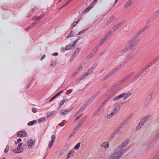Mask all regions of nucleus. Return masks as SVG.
Returning a JSON list of instances; mask_svg holds the SVG:
<instances>
[{"label":"nucleus","mask_w":159,"mask_h":159,"mask_svg":"<svg viewBox=\"0 0 159 159\" xmlns=\"http://www.w3.org/2000/svg\"><path fill=\"white\" fill-rule=\"evenodd\" d=\"M105 104L103 102H102V103L101 105H100V106L99 107V108L101 110L102 108V107H103V106Z\"/></svg>","instance_id":"nucleus-55"},{"label":"nucleus","mask_w":159,"mask_h":159,"mask_svg":"<svg viewBox=\"0 0 159 159\" xmlns=\"http://www.w3.org/2000/svg\"><path fill=\"white\" fill-rule=\"evenodd\" d=\"M32 111L34 113H36L37 112V110L35 108H33L32 109Z\"/></svg>","instance_id":"nucleus-63"},{"label":"nucleus","mask_w":159,"mask_h":159,"mask_svg":"<svg viewBox=\"0 0 159 159\" xmlns=\"http://www.w3.org/2000/svg\"><path fill=\"white\" fill-rule=\"evenodd\" d=\"M23 150V148H18L15 149L13 150V152L15 153H20L22 152Z\"/></svg>","instance_id":"nucleus-15"},{"label":"nucleus","mask_w":159,"mask_h":159,"mask_svg":"<svg viewBox=\"0 0 159 159\" xmlns=\"http://www.w3.org/2000/svg\"><path fill=\"white\" fill-rule=\"evenodd\" d=\"M112 95H111L110 94L109 95V96L107 98L106 100L103 102L104 103V104H105L106 103L108 100L111 97H112Z\"/></svg>","instance_id":"nucleus-33"},{"label":"nucleus","mask_w":159,"mask_h":159,"mask_svg":"<svg viewBox=\"0 0 159 159\" xmlns=\"http://www.w3.org/2000/svg\"><path fill=\"white\" fill-rule=\"evenodd\" d=\"M106 41L102 38V39L100 41L99 44V45H101L103 44Z\"/></svg>","instance_id":"nucleus-41"},{"label":"nucleus","mask_w":159,"mask_h":159,"mask_svg":"<svg viewBox=\"0 0 159 159\" xmlns=\"http://www.w3.org/2000/svg\"><path fill=\"white\" fill-rule=\"evenodd\" d=\"M43 17V15H40L38 17L35 16L32 18V20H36L38 21L42 18Z\"/></svg>","instance_id":"nucleus-22"},{"label":"nucleus","mask_w":159,"mask_h":159,"mask_svg":"<svg viewBox=\"0 0 159 159\" xmlns=\"http://www.w3.org/2000/svg\"><path fill=\"white\" fill-rule=\"evenodd\" d=\"M63 92V90H62L60 92H58V93H57L56 95H55L54 96V97L56 98L59 95H60L61 93H62Z\"/></svg>","instance_id":"nucleus-49"},{"label":"nucleus","mask_w":159,"mask_h":159,"mask_svg":"<svg viewBox=\"0 0 159 159\" xmlns=\"http://www.w3.org/2000/svg\"><path fill=\"white\" fill-rule=\"evenodd\" d=\"M66 101L65 100H63L59 104V108L61 107L62 105H63L64 103Z\"/></svg>","instance_id":"nucleus-47"},{"label":"nucleus","mask_w":159,"mask_h":159,"mask_svg":"<svg viewBox=\"0 0 159 159\" xmlns=\"http://www.w3.org/2000/svg\"><path fill=\"white\" fill-rule=\"evenodd\" d=\"M159 15V11H156L152 16V18L155 19Z\"/></svg>","instance_id":"nucleus-26"},{"label":"nucleus","mask_w":159,"mask_h":159,"mask_svg":"<svg viewBox=\"0 0 159 159\" xmlns=\"http://www.w3.org/2000/svg\"><path fill=\"white\" fill-rule=\"evenodd\" d=\"M123 126L120 124L117 127L120 129Z\"/></svg>","instance_id":"nucleus-62"},{"label":"nucleus","mask_w":159,"mask_h":159,"mask_svg":"<svg viewBox=\"0 0 159 159\" xmlns=\"http://www.w3.org/2000/svg\"><path fill=\"white\" fill-rule=\"evenodd\" d=\"M100 110L99 108H98L96 110V111L94 113L93 116L96 115L98 113V112L100 111Z\"/></svg>","instance_id":"nucleus-53"},{"label":"nucleus","mask_w":159,"mask_h":159,"mask_svg":"<svg viewBox=\"0 0 159 159\" xmlns=\"http://www.w3.org/2000/svg\"><path fill=\"white\" fill-rule=\"evenodd\" d=\"M26 134L27 133L25 131H22L19 132L17 135L18 137H25Z\"/></svg>","instance_id":"nucleus-12"},{"label":"nucleus","mask_w":159,"mask_h":159,"mask_svg":"<svg viewBox=\"0 0 159 159\" xmlns=\"http://www.w3.org/2000/svg\"><path fill=\"white\" fill-rule=\"evenodd\" d=\"M82 111H83L82 110H81V109H80V110H79L77 112H76V115H79V114H80V112H82Z\"/></svg>","instance_id":"nucleus-59"},{"label":"nucleus","mask_w":159,"mask_h":159,"mask_svg":"<svg viewBox=\"0 0 159 159\" xmlns=\"http://www.w3.org/2000/svg\"><path fill=\"white\" fill-rule=\"evenodd\" d=\"M56 62L55 61H52L51 64L50 65L49 67H52L53 66H54L56 64Z\"/></svg>","instance_id":"nucleus-45"},{"label":"nucleus","mask_w":159,"mask_h":159,"mask_svg":"<svg viewBox=\"0 0 159 159\" xmlns=\"http://www.w3.org/2000/svg\"><path fill=\"white\" fill-rule=\"evenodd\" d=\"M149 97H148L146 100V101L148 102H149L150 101L151 99L152 98V95H149Z\"/></svg>","instance_id":"nucleus-48"},{"label":"nucleus","mask_w":159,"mask_h":159,"mask_svg":"<svg viewBox=\"0 0 159 159\" xmlns=\"http://www.w3.org/2000/svg\"><path fill=\"white\" fill-rule=\"evenodd\" d=\"M144 29L142 30H140L139 32L137 33L134 36V37L133 38L134 39H135L138 38L139 35L143 32V31H144Z\"/></svg>","instance_id":"nucleus-17"},{"label":"nucleus","mask_w":159,"mask_h":159,"mask_svg":"<svg viewBox=\"0 0 159 159\" xmlns=\"http://www.w3.org/2000/svg\"><path fill=\"white\" fill-rule=\"evenodd\" d=\"M138 78V76H137L134 77L132 79V81H134L135 80H136Z\"/></svg>","instance_id":"nucleus-58"},{"label":"nucleus","mask_w":159,"mask_h":159,"mask_svg":"<svg viewBox=\"0 0 159 159\" xmlns=\"http://www.w3.org/2000/svg\"><path fill=\"white\" fill-rule=\"evenodd\" d=\"M70 110L66 109L64 110L61 111V112H60V114L62 116H65L68 113L70 112Z\"/></svg>","instance_id":"nucleus-14"},{"label":"nucleus","mask_w":159,"mask_h":159,"mask_svg":"<svg viewBox=\"0 0 159 159\" xmlns=\"http://www.w3.org/2000/svg\"><path fill=\"white\" fill-rule=\"evenodd\" d=\"M56 139V136L54 135H52L51 137V140L49 142L48 144V147L51 148L52 146Z\"/></svg>","instance_id":"nucleus-9"},{"label":"nucleus","mask_w":159,"mask_h":159,"mask_svg":"<svg viewBox=\"0 0 159 159\" xmlns=\"http://www.w3.org/2000/svg\"><path fill=\"white\" fill-rule=\"evenodd\" d=\"M133 2H129L128 0L127 2L125 4L124 7L125 8H127L132 5L133 4Z\"/></svg>","instance_id":"nucleus-20"},{"label":"nucleus","mask_w":159,"mask_h":159,"mask_svg":"<svg viewBox=\"0 0 159 159\" xmlns=\"http://www.w3.org/2000/svg\"><path fill=\"white\" fill-rule=\"evenodd\" d=\"M145 71H144V70H143L140 73H139L137 75V76H138V78L139 77L142 75V73H143Z\"/></svg>","instance_id":"nucleus-44"},{"label":"nucleus","mask_w":159,"mask_h":159,"mask_svg":"<svg viewBox=\"0 0 159 159\" xmlns=\"http://www.w3.org/2000/svg\"><path fill=\"white\" fill-rule=\"evenodd\" d=\"M9 146H7L5 149L4 152H7L9 150Z\"/></svg>","instance_id":"nucleus-54"},{"label":"nucleus","mask_w":159,"mask_h":159,"mask_svg":"<svg viewBox=\"0 0 159 159\" xmlns=\"http://www.w3.org/2000/svg\"><path fill=\"white\" fill-rule=\"evenodd\" d=\"M85 30H83L82 31L79 32L78 34H77V35H80V34H82L85 31Z\"/></svg>","instance_id":"nucleus-60"},{"label":"nucleus","mask_w":159,"mask_h":159,"mask_svg":"<svg viewBox=\"0 0 159 159\" xmlns=\"http://www.w3.org/2000/svg\"><path fill=\"white\" fill-rule=\"evenodd\" d=\"M97 63H95L93 64L92 66V67L90 69H92V70L93 71V70L95 68V67L97 65Z\"/></svg>","instance_id":"nucleus-46"},{"label":"nucleus","mask_w":159,"mask_h":159,"mask_svg":"<svg viewBox=\"0 0 159 159\" xmlns=\"http://www.w3.org/2000/svg\"><path fill=\"white\" fill-rule=\"evenodd\" d=\"M116 134L113 132L110 137L109 139H110V140H111L113 138H114Z\"/></svg>","instance_id":"nucleus-36"},{"label":"nucleus","mask_w":159,"mask_h":159,"mask_svg":"<svg viewBox=\"0 0 159 159\" xmlns=\"http://www.w3.org/2000/svg\"><path fill=\"white\" fill-rule=\"evenodd\" d=\"M133 75V73H131L129 75H128L127 76H126L125 78H123L122 79V81H124L127 80V79H129L130 77L132 76Z\"/></svg>","instance_id":"nucleus-21"},{"label":"nucleus","mask_w":159,"mask_h":159,"mask_svg":"<svg viewBox=\"0 0 159 159\" xmlns=\"http://www.w3.org/2000/svg\"><path fill=\"white\" fill-rule=\"evenodd\" d=\"M80 146V143H78L75 146L74 148L75 149L77 150L79 148Z\"/></svg>","instance_id":"nucleus-39"},{"label":"nucleus","mask_w":159,"mask_h":159,"mask_svg":"<svg viewBox=\"0 0 159 159\" xmlns=\"http://www.w3.org/2000/svg\"><path fill=\"white\" fill-rule=\"evenodd\" d=\"M129 50L130 54L133 53L134 50L135 48L133 46H128L124 48L121 50L119 52L120 54L122 55L125 53L128 50Z\"/></svg>","instance_id":"nucleus-3"},{"label":"nucleus","mask_w":159,"mask_h":159,"mask_svg":"<svg viewBox=\"0 0 159 159\" xmlns=\"http://www.w3.org/2000/svg\"><path fill=\"white\" fill-rule=\"evenodd\" d=\"M120 89V88L119 86H114L113 87L110 94L112 95V96H113Z\"/></svg>","instance_id":"nucleus-5"},{"label":"nucleus","mask_w":159,"mask_h":159,"mask_svg":"<svg viewBox=\"0 0 159 159\" xmlns=\"http://www.w3.org/2000/svg\"><path fill=\"white\" fill-rule=\"evenodd\" d=\"M80 20V18L77 21L72 23V26L73 27H74L78 23V22Z\"/></svg>","instance_id":"nucleus-40"},{"label":"nucleus","mask_w":159,"mask_h":159,"mask_svg":"<svg viewBox=\"0 0 159 159\" xmlns=\"http://www.w3.org/2000/svg\"><path fill=\"white\" fill-rule=\"evenodd\" d=\"M129 117H128L127 118H126L124 120H123L121 122V124L123 126L126 124V123L127 121L129 119Z\"/></svg>","instance_id":"nucleus-31"},{"label":"nucleus","mask_w":159,"mask_h":159,"mask_svg":"<svg viewBox=\"0 0 159 159\" xmlns=\"http://www.w3.org/2000/svg\"><path fill=\"white\" fill-rule=\"evenodd\" d=\"M118 71L115 68L114 69H113L110 71L107 75L105 76L103 79V80H105L108 79L109 77L113 75L114 73H116Z\"/></svg>","instance_id":"nucleus-4"},{"label":"nucleus","mask_w":159,"mask_h":159,"mask_svg":"<svg viewBox=\"0 0 159 159\" xmlns=\"http://www.w3.org/2000/svg\"><path fill=\"white\" fill-rule=\"evenodd\" d=\"M131 95V93H127V94L126 93L125 95L127 98H128Z\"/></svg>","instance_id":"nucleus-64"},{"label":"nucleus","mask_w":159,"mask_h":159,"mask_svg":"<svg viewBox=\"0 0 159 159\" xmlns=\"http://www.w3.org/2000/svg\"><path fill=\"white\" fill-rule=\"evenodd\" d=\"M123 24L122 22H121L119 23L116 26V29H118L120 26H121Z\"/></svg>","instance_id":"nucleus-51"},{"label":"nucleus","mask_w":159,"mask_h":159,"mask_svg":"<svg viewBox=\"0 0 159 159\" xmlns=\"http://www.w3.org/2000/svg\"><path fill=\"white\" fill-rule=\"evenodd\" d=\"M74 35V32L73 31H70V34L66 38H70L73 37Z\"/></svg>","instance_id":"nucleus-34"},{"label":"nucleus","mask_w":159,"mask_h":159,"mask_svg":"<svg viewBox=\"0 0 159 159\" xmlns=\"http://www.w3.org/2000/svg\"><path fill=\"white\" fill-rule=\"evenodd\" d=\"M129 141V139L125 141L119 145L116 148L114 152L109 157V159H119L125 152L126 150L124 148Z\"/></svg>","instance_id":"nucleus-1"},{"label":"nucleus","mask_w":159,"mask_h":159,"mask_svg":"<svg viewBox=\"0 0 159 159\" xmlns=\"http://www.w3.org/2000/svg\"><path fill=\"white\" fill-rule=\"evenodd\" d=\"M80 51V49L79 48H76L75 51L74 53V54H77Z\"/></svg>","instance_id":"nucleus-50"},{"label":"nucleus","mask_w":159,"mask_h":159,"mask_svg":"<svg viewBox=\"0 0 159 159\" xmlns=\"http://www.w3.org/2000/svg\"><path fill=\"white\" fill-rule=\"evenodd\" d=\"M86 119V116H85L82 118L79 123L82 125V123L85 121Z\"/></svg>","instance_id":"nucleus-29"},{"label":"nucleus","mask_w":159,"mask_h":159,"mask_svg":"<svg viewBox=\"0 0 159 159\" xmlns=\"http://www.w3.org/2000/svg\"><path fill=\"white\" fill-rule=\"evenodd\" d=\"M100 146L102 147L107 149L109 148V144L108 142H105L101 144Z\"/></svg>","instance_id":"nucleus-16"},{"label":"nucleus","mask_w":159,"mask_h":159,"mask_svg":"<svg viewBox=\"0 0 159 159\" xmlns=\"http://www.w3.org/2000/svg\"><path fill=\"white\" fill-rule=\"evenodd\" d=\"M92 71L93 70L92 69H89L86 72L84 73V74L81 77V79H85V77L88 76L92 72Z\"/></svg>","instance_id":"nucleus-11"},{"label":"nucleus","mask_w":159,"mask_h":159,"mask_svg":"<svg viewBox=\"0 0 159 159\" xmlns=\"http://www.w3.org/2000/svg\"><path fill=\"white\" fill-rule=\"evenodd\" d=\"M94 55L93 54V53L91 52V53L87 56V59H89L92 57H93L94 56Z\"/></svg>","instance_id":"nucleus-38"},{"label":"nucleus","mask_w":159,"mask_h":159,"mask_svg":"<svg viewBox=\"0 0 159 159\" xmlns=\"http://www.w3.org/2000/svg\"><path fill=\"white\" fill-rule=\"evenodd\" d=\"M130 52L129 53L128 55H129V56L127 57H126V60H127V61H128L132 59L134 57V55H130L129 54Z\"/></svg>","instance_id":"nucleus-25"},{"label":"nucleus","mask_w":159,"mask_h":159,"mask_svg":"<svg viewBox=\"0 0 159 159\" xmlns=\"http://www.w3.org/2000/svg\"><path fill=\"white\" fill-rule=\"evenodd\" d=\"M112 34V33L111 30L109 31L103 37V38L106 41L108 39Z\"/></svg>","instance_id":"nucleus-6"},{"label":"nucleus","mask_w":159,"mask_h":159,"mask_svg":"<svg viewBox=\"0 0 159 159\" xmlns=\"http://www.w3.org/2000/svg\"><path fill=\"white\" fill-rule=\"evenodd\" d=\"M55 111H52L51 112H49L48 113L47 117L48 118L50 117L55 112Z\"/></svg>","instance_id":"nucleus-28"},{"label":"nucleus","mask_w":159,"mask_h":159,"mask_svg":"<svg viewBox=\"0 0 159 159\" xmlns=\"http://www.w3.org/2000/svg\"><path fill=\"white\" fill-rule=\"evenodd\" d=\"M95 99L94 97L93 96L90 98L87 101V103L89 104L92 102Z\"/></svg>","instance_id":"nucleus-27"},{"label":"nucleus","mask_w":159,"mask_h":159,"mask_svg":"<svg viewBox=\"0 0 159 159\" xmlns=\"http://www.w3.org/2000/svg\"><path fill=\"white\" fill-rule=\"evenodd\" d=\"M66 151V150H64V149H63V150H62L61 152H60V153H61V154L60 155H59L60 156H61V155L63 154L64 152H65Z\"/></svg>","instance_id":"nucleus-61"},{"label":"nucleus","mask_w":159,"mask_h":159,"mask_svg":"<svg viewBox=\"0 0 159 159\" xmlns=\"http://www.w3.org/2000/svg\"><path fill=\"white\" fill-rule=\"evenodd\" d=\"M65 123L64 122H62L58 124V125L60 126H64L65 125Z\"/></svg>","instance_id":"nucleus-57"},{"label":"nucleus","mask_w":159,"mask_h":159,"mask_svg":"<svg viewBox=\"0 0 159 159\" xmlns=\"http://www.w3.org/2000/svg\"><path fill=\"white\" fill-rule=\"evenodd\" d=\"M126 95L125 93H124L118 96H116L113 99V100L114 101H116L119 100L120 99L123 98L125 95Z\"/></svg>","instance_id":"nucleus-10"},{"label":"nucleus","mask_w":159,"mask_h":159,"mask_svg":"<svg viewBox=\"0 0 159 159\" xmlns=\"http://www.w3.org/2000/svg\"><path fill=\"white\" fill-rule=\"evenodd\" d=\"M117 109L116 108H115L114 110L110 114H107V117L109 119L111 118L112 116L114 115L116 112Z\"/></svg>","instance_id":"nucleus-13"},{"label":"nucleus","mask_w":159,"mask_h":159,"mask_svg":"<svg viewBox=\"0 0 159 159\" xmlns=\"http://www.w3.org/2000/svg\"><path fill=\"white\" fill-rule=\"evenodd\" d=\"M74 154V152L72 151H70L67 155V159H69L70 157L73 156Z\"/></svg>","instance_id":"nucleus-24"},{"label":"nucleus","mask_w":159,"mask_h":159,"mask_svg":"<svg viewBox=\"0 0 159 159\" xmlns=\"http://www.w3.org/2000/svg\"><path fill=\"white\" fill-rule=\"evenodd\" d=\"M83 113L82 114H81L80 115V116H77L75 119V121H77L79 118H80L81 116L82 115Z\"/></svg>","instance_id":"nucleus-56"},{"label":"nucleus","mask_w":159,"mask_h":159,"mask_svg":"<svg viewBox=\"0 0 159 159\" xmlns=\"http://www.w3.org/2000/svg\"><path fill=\"white\" fill-rule=\"evenodd\" d=\"M92 8V7H89L88 8H86L84 11V12L87 13L88 12L90 9Z\"/></svg>","instance_id":"nucleus-35"},{"label":"nucleus","mask_w":159,"mask_h":159,"mask_svg":"<svg viewBox=\"0 0 159 159\" xmlns=\"http://www.w3.org/2000/svg\"><path fill=\"white\" fill-rule=\"evenodd\" d=\"M36 23V22L32 23L28 27L25 29L26 31H27L29 29L31 28Z\"/></svg>","instance_id":"nucleus-32"},{"label":"nucleus","mask_w":159,"mask_h":159,"mask_svg":"<svg viewBox=\"0 0 159 159\" xmlns=\"http://www.w3.org/2000/svg\"><path fill=\"white\" fill-rule=\"evenodd\" d=\"M128 62L127 60L125 59L120 64L116 66L115 68L118 71L120 69L123 67Z\"/></svg>","instance_id":"nucleus-7"},{"label":"nucleus","mask_w":159,"mask_h":159,"mask_svg":"<svg viewBox=\"0 0 159 159\" xmlns=\"http://www.w3.org/2000/svg\"><path fill=\"white\" fill-rule=\"evenodd\" d=\"M36 120H34L33 121H30L28 123V125H29L31 126V125H32L33 124L36 123Z\"/></svg>","instance_id":"nucleus-30"},{"label":"nucleus","mask_w":159,"mask_h":159,"mask_svg":"<svg viewBox=\"0 0 159 159\" xmlns=\"http://www.w3.org/2000/svg\"><path fill=\"white\" fill-rule=\"evenodd\" d=\"M81 125L79 123L75 127V130H78L81 127Z\"/></svg>","instance_id":"nucleus-43"},{"label":"nucleus","mask_w":159,"mask_h":159,"mask_svg":"<svg viewBox=\"0 0 159 159\" xmlns=\"http://www.w3.org/2000/svg\"><path fill=\"white\" fill-rule=\"evenodd\" d=\"M27 145L29 148H31L34 143L35 141H33L32 139H28L27 140Z\"/></svg>","instance_id":"nucleus-8"},{"label":"nucleus","mask_w":159,"mask_h":159,"mask_svg":"<svg viewBox=\"0 0 159 159\" xmlns=\"http://www.w3.org/2000/svg\"><path fill=\"white\" fill-rule=\"evenodd\" d=\"M46 121L45 118L43 117L41 118L38 120V122H44Z\"/></svg>","instance_id":"nucleus-37"},{"label":"nucleus","mask_w":159,"mask_h":159,"mask_svg":"<svg viewBox=\"0 0 159 159\" xmlns=\"http://www.w3.org/2000/svg\"><path fill=\"white\" fill-rule=\"evenodd\" d=\"M150 66H151L149 65V64H148V65L146 66L145 68L144 69H143V70H144V71L145 72L146 71V72H147V71H146V70L147 69H148Z\"/></svg>","instance_id":"nucleus-42"},{"label":"nucleus","mask_w":159,"mask_h":159,"mask_svg":"<svg viewBox=\"0 0 159 159\" xmlns=\"http://www.w3.org/2000/svg\"><path fill=\"white\" fill-rule=\"evenodd\" d=\"M82 67L80 66L78 68L76 69L74 72V75H77L82 69Z\"/></svg>","instance_id":"nucleus-23"},{"label":"nucleus","mask_w":159,"mask_h":159,"mask_svg":"<svg viewBox=\"0 0 159 159\" xmlns=\"http://www.w3.org/2000/svg\"><path fill=\"white\" fill-rule=\"evenodd\" d=\"M97 50L96 48H94L93 49V50L91 52L93 53V54L94 55L95 52H97Z\"/></svg>","instance_id":"nucleus-52"},{"label":"nucleus","mask_w":159,"mask_h":159,"mask_svg":"<svg viewBox=\"0 0 159 159\" xmlns=\"http://www.w3.org/2000/svg\"><path fill=\"white\" fill-rule=\"evenodd\" d=\"M74 48L73 47V46L72 45V44L67 45L66 46L65 49H63V51L64 52L65 51V50H69Z\"/></svg>","instance_id":"nucleus-18"},{"label":"nucleus","mask_w":159,"mask_h":159,"mask_svg":"<svg viewBox=\"0 0 159 159\" xmlns=\"http://www.w3.org/2000/svg\"><path fill=\"white\" fill-rule=\"evenodd\" d=\"M151 116L149 115L144 116L140 120L138 125L136 126V130H138L140 129L144 125L145 122L148 121L151 118Z\"/></svg>","instance_id":"nucleus-2"},{"label":"nucleus","mask_w":159,"mask_h":159,"mask_svg":"<svg viewBox=\"0 0 159 159\" xmlns=\"http://www.w3.org/2000/svg\"><path fill=\"white\" fill-rule=\"evenodd\" d=\"M89 104L87 103L86 102L85 103H84L81 107L80 109H81V110H82L83 111L84 109H85L86 107L88 106Z\"/></svg>","instance_id":"nucleus-19"}]
</instances>
